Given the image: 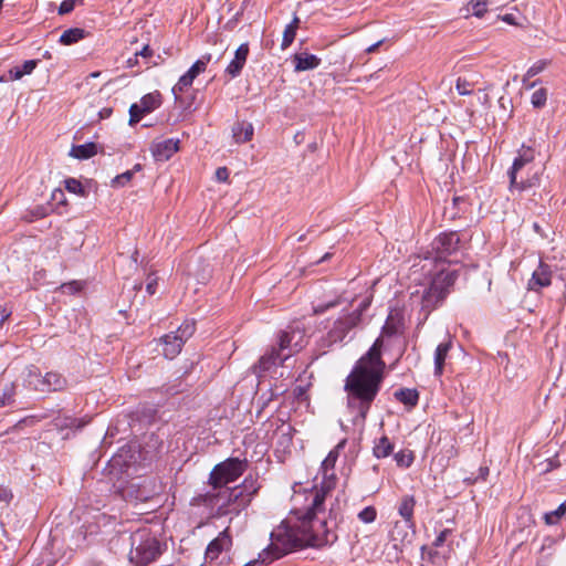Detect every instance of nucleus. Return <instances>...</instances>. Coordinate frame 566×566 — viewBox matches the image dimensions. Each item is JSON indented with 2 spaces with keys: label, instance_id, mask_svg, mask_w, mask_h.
Wrapping results in <instances>:
<instances>
[{
  "label": "nucleus",
  "instance_id": "nucleus-1",
  "mask_svg": "<svg viewBox=\"0 0 566 566\" xmlns=\"http://www.w3.org/2000/svg\"><path fill=\"white\" fill-rule=\"evenodd\" d=\"M398 332V326L392 317H389L382 327V333L366 355L355 365L346 379L345 389L348 391V406L357 408V417L365 420L370 403L376 397L385 367L381 360V347L385 336H391Z\"/></svg>",
  "mask_w": 566,
  "mask_h": 566
},
{
  "label": "nucleus",
  "instance_id": "nucleus-2",
  "mask_svg": "<svg viewBox=\"0 0 566 566\" xmlns=\"http://www.w3.org/2000/svg\"><path fill=\"white\" fill-rule=\"evenodd\" d=\"M261 485L256 478L248 475L242 484L234 488H218L205 495V503L214 516L238 515L249 506Z\"/></svg>",
  "mask_w": 566,
  "mask_h": 566
},
{
  "label": "nucleus",
  "instance_id": "nucleus-3",
  "mask_svg": "<svg viewBox=\"0 0 566 566\" xmlns=\"http://www.w3.org/2000/svg\"><path fill=\"white\" fill-rule=\"evenodd\" d=\"M302 546H307L302 522L296 526L282 522L271 532V544L259 557L262 563H270Z\"/></svg>",
  "mask_w": 566,
  "mask_h": 566
},
{
  "label": "nucleus",
  "instance_id": "nucleus-4",
  "mask_svg": "<svg viewBox=\"0 0 566 566\" xmlns=\"http://www.w3.org/2000/svg\"><path fill=\"white\" fill-rule=\"evenodd\" d=\"M129 560L136 566H147L161 554L160 543L148 528H140L130 536Z\"/></svg>",
  "mask_w": 566,
  "mask_h": 566
},
{
  "label": "nucleus",
  "instance_id": "nucleus-5",
  "mask_svg": "<svg viewBox=\"0 0 566 566\" xmlns=\"http://www.w3.org/2000/svg\"><path fill=\"white\" fill-rule=\"evenodd\" d=\"M324 502L318 506H312L303 517L302 528L306 538V545L308 546H323L333 543L336 539V535L327 527V521L325 517H319L318 514L322 512Z\"/></svg>",
  "mask_w": 566,
  "mask_h": 566
},
{
  "label": "nucleus",
  "instance_id": "nucleus-6",
  "mask_svg": "<svg viewBox=\"0 0 566 566\" xmlns=\"http://www.w3.org/2000/svg\"><path fill=\"white\" fill-rule=\"evenodd\" d=\"M347 440H340L334 449H332L327 457L323 460L321 465L322 483L321 488L316 490L314 495V506L318 507L324 501L326 495L334 490L336 485L335 464L339 457V452L345 448Z\"/></svg>",
  "mask_w": 566,
  "mask_h": 566
},
{
  "label": "nucleus",
  "instance_id": "nucleus-7",
  "mask_svg": "<svg viewBox=\"0 0 566 566\" xmlns=\"http://www.w3.org/2000/svg\"><path fill=\"white\" fill-rule=\"evenodd\" d=\"M247 468V460L229 458L212 469L209 475V485H211L213 490L224 488L227 484L234 482L241 476Z\"/></svg>",
  "mask_w": 566,
  "mask_h": 566
},
{
  "label": "nucleus",
  "instance_id": "nucleus-8",
  "mask_svg": "<svg viewBox=\"0 0 566 566\" xmlns=\"http://www.w3.org/2000/svg\"><path fill=\"white\" fill-rule=\"evenodd\" d=\"M457 271L450 268L441 269L431 280L429 289H427V311L436 308L450 292V287L457 280Z\"/></svg>",
  "mask_w": 566,
  "mask_h": 566
},
{
  "label": "nucleus",
  "instance_id": "nucleus-9",
  "mask_svg": "<svg viewBox=\"0 0 566 566\" xmlns=\"http://www.w3.org/2000/svg\"><path fill=\"white\" fill-rule=\"evenodd\" d=\"M533 160V148L523 145L518 150V156L514 159L513 165L509 171L510 185L512 189L524 190L534 186L538 181L536 174L526 178L522 175L523 169Z\"/></svg>",
  "mask_w": 566,
  "mask_h": 566
},
{
  "label": "nucleus",
  "instance_id": "nucleus-10",
  "mask_svg": "<svg viewBox=\"0 0 566 566\" xmlns=\"http://www.w3.org/2000/svg\"><path fill=\"white\" fill-rule=\"evenodd\" d=\"M24 381L28 387L41 392L59 391L65 389L67 386L65 377L61 374L49 371L42 376L34 366L27 368Z\"/></svg>",
  "mask_w": 566,
  "mask_h": 566
},
{
  "label": "nucleus",
  "instance_id": "nucleus-11",
  "mask_svg": "<svg viewBox=\"0 0 566 566\" xmlns=\"http://www.w3.org/2000/svg\"><path fill=\"white\" fill-rule=\"evenodd\" d=\"M368 306L365 303L359 308L354 310L349 313H343L333 323V326L328 331V339L331 343H337L343 340L350 329L355 328L361 321V314Z\"/></svg>",
  "mask_w": 566,
  "mask_h": 566
},
{
  "label": "nucleus",
  "instance_id": "nucleus-12",
  "mask_svg": "<svg viewBox=\"0 0 566 566\" xmlns=\"http://www.w3.org/2000/svg\"><path fill=\"white\" fill-rule=\"evenodd\" d=\"M195 333V322L186 321L179 328L165 335L160 340L164 346L163 354L166 358L172 359L180 352L185 342Z\"/></svg>",
  "mask_w": 566,
  "mask_h": 566
},
{
  "label": "nucleus",
  "instance_id": "nucleus-13",
  "mask_svg": "<svg viewBox=\"0 0 566 566\" xmlns=\"http://www.w3.org/2000/svg\"><path fill=\"white\" fill-rule=\"evenodd\" d=\"M413 507H415V500L412 496H405L399 505V514L400 516L403 518L402 522H396L395 523V526L391 531V538L392 539H398L399 538V530L401 527H408L410 530V532H407L402 537H401V543L405 544V543H411L412 542V538L415 536V525H413V522H412V513H413Z\"/></svg>",
  "mask_w": 566,
  "mask_h": 566
},
{
  "label": "nucleus",
  "instance_id": "nucleus-14",
  "mask_svg": "<svg viewBox=\"0 0 566 566\" xmlns=\"http://www.w3.org/2000/svg\"><path fill=\"white\" fill-rule=\"evenodd\" d=\"M211 60L210 54H206L199 60H197L191 67L179 77L176 85L172 87V94L175 95V98H179V94L185 92L188 87H190L193 83V80L201 73H203L207 69L208 63Z\"/></svg>",
  "mask_w": 566,
  "mask_h": 566
},
{
  "label": "nucleus",
  "instance_id": "nucleus-15",
  "mask_svg": "<svg viewBox=\"0 0 566 566\" xmlns=\"http://www.w3.org/2000/svg\"><path fill=\"white\" fill-rule=\"evenodd\" d=\"M232 547V536L230 528L226 527L219 535L213 538L207 546L205 552V559L212 563L219 559L223 553H229Z\"/></svg>",
  "mask_w": 566,
  "mask_h": 566
},
{
  "label": "nucleus",
  "instance_id": "nucleus-16",
  "mask_svg": "<svg viewBox=\"0 0 566 566\" xmlns=\"http://www.w3.org/2000/svg\"><path fill=\"white\" fill-rule=\"evenodd\" d=\"M459 243L460 238L457 232L442 233L432 242V250L437 259L447 260L458 251Z\"/></svg>",
  "mask_w": 566,
  "mask_h": 566
},
{
  "label": "nucleus",
  "instance_id": "nucleus-17",
  "mask_svg": "<svg viewBox=\"0 0 566 566\" xmlns=\"http://www.w3.org/2000/svg\"><path fill=\"white\" fill-rule=\"evenodd\" d=\"M305 343L303 332L298 329H292L282 332L279 337V352L282 355H289V357L303 348Z\"/></svg>",
  "mask_w": 566,
  "mask_h": 566
},
{
  "label": "nucleus",
  "instance_id": "nucleus-18",
  "mask_svg": "<svg viewBox=\"0 0 566 566\" xmlns=\"http://www.w3.org/2000/svg\"><path fill=\"white\" fill-rule=\"evenodd\" d=\"M178 149L179 140L172 138L154 142L150 147L154 158L158 161L168 160Z\"/></svg>",
  "mask_w": 566,
  "mask_h": 566
},
{
  "label": "nucleus",
  "instance_id": "nucleus-19",
  "mask_svg": "<svg viewBox=\"0 0 566 566\" xmlns=\"http://www.w3.org/2000/svg\"><path fill=\"white\" fill-rule=\"evenodd\" d=\"M552 283V271L549 265L541 262L537 269L533 272L531 280L528 281V290L538 291L542 287H546Z\"/></svg>",
  "mask_w": 566,
  "mask_h": 566
},
{
  "label": "nucleus",
  "instance_id": "nucleus-20",
  "mask_svg": "<svg viewBox=\"0 0 566 566\" xmlns=\"http://www.w3.org/2000/svg\"><path fill=\"white\" fill-rule=\"evenodd\" d=\"M287 358L289 355H282L279 349L272 348L270 353L259 359V363L254 366L255 373L268 371L272 366L281 365Z\"/></svg>",
  "mask_w": 566,
  "mask_h": 566
},
{
  "label": "nucleus",
  "instance_id": "nucleus-21",
  "mask_svg": "<svg viewBox=\"0 0 566 566\" xmlns=\"http://www.w3.org/2000/svg\"><path fill=\"white\" fill-rule=\"evenodd\" d=\"M249 54V45L248 43H242L235 51L233 60L229 63L226 69V72L231 77H237L241 70L243 69Z\"/></svg>",
  "mask_w": 566,
  "mask_h": 566
},
{
  "label": "nucleus",
  "instance_id": "nucleus-22",
  "mask_svg": "<svg viewBox=\"0 0 566 566\" xmlns=\"http://www.w3.org/2000/svg\"><path fill=\"white\" fill-rule=\"evenodd\" d=\"M452 346L450 339L440 343L434 352V376H441L443 373L446 357Z\"/></svg>",
  "mask_w": 566,
  "mask_h": 566
},
{
  "label": "nucleus",
  "instance_id": "nucleus-23",
  "mask_svg": "<svg viewBox=\"0 0 566 566\" xmlns=\"http://www.w3.org/2000/svg\"><path fill=\"white\" fill-rule=\"evenodd\" d=\"M294 60L296 62L295 71H297V72L316 69L321 63L319 57H317L314 54H307V53L296 54L294 56Z\"/></svg>",
  "mask_w": 566,
  "mask_h": 566
},
{
  "label": "nucleus",
  "instance_id": "nucleus-24",
  "mask_svg": "<svg viewBox=\"0 0 566 566\" xmlns=\"http://www.w3.org/2000/svg\"><path fill=\"white\" fill-rule=\"evenodd\" d=\"M232 134L235 143H247L253 136V126L250 123H237L232 128Z\"/></svg>",
  "mask_w": 566,
  "mask_h": 566
},
{
  "label": "nucleus",
  "instance_id": "nucleus-25",
  "mask_svg": "<svg viewBox=\"0 0 566 566\" xmlns=\"http://www.w3.org/2000/svg\"><path fill=\"white\" fill-rule=\"evenodd\" d=\"M395 397L408 408L415 407L419 400L418 391L409 388L397 390Z\"/></svg>",
  "mask_w": 566,
  "mask_h": 566
},
{
  "label": "nucleus",
  "instance_id": "nucleus-26",
  "mask_svg": "<svg viewBox=\"0 0 566 566\" xmlns=\"http://www.w3.org/2000/svg\"><path fill=\"white\" fill-rule=\"evenodd\" d=\"M95 154L96 145L94 143L73 146L70 151V156L77 159H88L93 157Z\"/></svg>",
  "mask_w": 566,
  "mask_h": 566
},
{
  "label": "nucleus",
  "instance_id": "nucleus-27",
  "mask_svg": "<svg viewBox=\"0 0 566 566\" xmlns=\"http://www.w3.org/2000/svg\"><path fill=\"white\" fill-rule=\"evenodd\" d=\"M160 104L161 95L158 92H154L143 96L138 105L142 107V112L147 114L158 108Z\"/></svg>",
  "mask_w": 566,
  "mask_h": 566
},
{
  "label": "nucleus",
  "instance_id": "nucleus-28",
  "mask_svg": "<svg viewBox=\"0 0 566 566\" xmlns=\"http://www.w3.org/2000/svg\"><path fill=\"white\" fill-rule=\"evenodd\" d=\"M298 24H300V19H298V17L295 15L293 18L292 22L285 27V30L283 32L282 49H286L287 46H290L292 44V42L295 39Z\"/></svg>",
  "mask_w": 566,
  "mask_h": 566
},
{
  "label": "nucleus",
  "instance_id": "nucleus-29",
  "mask_svg": "<svg viewBox=\"0 0 566 566\" xmlns=\"http://www.w3.org/2000/svg\"><path fill=\"white\" fill-rule=\"evenodd\" d=\"M84 34H85V31L83 29H80V28L69 29V30H65L61 34L60 42L64 45H70V44L76 43L77 41L83 39Z\"/></svg>",
  "mask_w": 566,
  "mask_h": 566
},
{
  "label": "nucleus",
  "instance_id": "nucleus-30",
  "mask_svg": "<svg viewBox=\"0 0 566 566\" xmlns=\"http://www.w3.org/2000/svg\"><path fill=\"white\" fill-rule=\"evenodd\" d=\"M36 67L35 60H28L21 66H15L10 70V77L12 80H20L23 75L31 74Z\"/></svg>",
  "mask_w": 566,
  "mask_h": 566
},
{
  "label": "nucleus",
  "instance_id": "nucleus-31",
  "mask_svg": "<svg viewBox=\"0 0 566 566\" xmlns=\"http://www.w3.org/2000/svg\"><path fill=\"white\" fill-rule=\"evenodd\" d=\"M394 446L387 437H381L374 447V454L377 458H385L391 453Z\"/></svg>",
  "mask_w": 566,
  "mask_h": 566
},
{
  "label": "nucleus",
  "instance_id": "nucleus-32",
  "mask_svg": "<svg viewBox=\"0 0 566 566\" xmlns=\"http://www.w3.org/2000/svg\"><path fill=\"white\" fill-rule=\"evenodd\" d=\"M566 513V504L562 503L556 510L544 514V521L547 525H555Z\"/></svg>",
  "mask_w": 566,
  "mask_h": 566
},
{
  "label": "nucleus",
  "instance_id": "nucleus-33",
  "mask_svg": "<svg viewBox=\"0 0 566 566\" xmlns=\"http://www.w3.org/2000/svg\"><path fill=\"white\" fill-rule=\"evenodd\" d=\"M547 101V90L541 87L536 90L531 97V103L535 108H542L545 106Z\"/></svg>",
  "mask_w": 566,
  "mask_h": 566
},
{
  "label": "nucleus",
  "instance_id": "nucleus-34",
  "mask_svg": "<svg viewBox=\"0 0 566 566\" xmlns=\"http://www.w3.org/2000/svg\"><path fill=\"white\" fill-rule=\"evenodd\" d=\"M64 185H65V189L69 192H72V193H75L78 196H85V190H84L81 181H78L77 179L67 178V179H65Z\"/></svg>",
  "mask_w": 566,
  "mask_h": 566
},
{
  "label": "nucleus",
  "instance_id": "nucleus-35",
  "mask_svg": "<svg viewBox=\"0 0 566 566\" xmlns=\"http://www.w3.org/2000/svg\"><path fill=\"white\" fill-rule=\"evenodd\" d=\"M488 0H472L470 1L469 6L471 7V11L475 17L482 18L488 11Z\"/></svg>",
  "mask_w": 566,
  "mask_h": 566
},
{
  "label": "nucleus",
  "instance_id": "nucleus-36",
  "mask_svg": "<svg viewBox=\"0 0 566 566\" xmlns=\"http://www.w3.org/2000/svg\"><path fill=\"white\" fill-rule=\"evenodd\" d=\"M560 464L556 458L546 459L543 462L537 464L541 474L548 473L554 469L558 468Z\"/></svg>",
  "mask_w": 566,
  "mask_h": 566
},
{
  "label": "nucleus",
  "instance_id": "nucleus-37",
  "mask_svg": "<svg viewBox=\"0 0 566 566\" xmlns=\"http://www.w3.org/2000/svg\"><path fill=\"white\" fill-rule=\"evenodd\" d=\"M376 516L377 512L374 506H367L358 513V518L364 523H373Z\"/></svg>",
  "mask_w": 566,
  "mask_h": 566
},
{
  "label": "nucleus",
  "instance_id": "nucleus-38",
  "mask_svg": "<svg viewBox=\"0 0 566 566\" xmlns=\"http://www.w3.org/2000/svg\"><path fill=\"white\" fill-rule=\"evenodd\" d=\"M145 114L138 104H133L129 108V125L137 124Z\"/></svg>",
  "mask_w": 566,
  "mask_h": 566
},
{
  "label": "nucleus",
  "instance_id": "nucleus-39",
  "mask_svg": "<svg viewBox=\"0 0 566 566\" xmlns=\"http://www.w3.org/2000/svg\"><path fill=\"white\" fill-rule=\"evenodd\" d=\"M14 386L10 385L6 387L3 394L0 396V407L9 405L13 401Z\"/></svg>",
  "mask_w": 566,
  "mask_h": 566
},
{
  "label": "nucleus",
  "instance_id": "nucleus-40",
  "mask_svg": "<svg viewBox=\"0 0 566 566\" xmlns=\"http://www.w3.org/2000/svg\"><path fill=\"white\" fill-rule=\"evenodd\" d=\"M455 88L460 95H469L472 93V85L463 78H458Z\"/></svg>",
  "mask_w": 566,
  "mask_h": 566
},
{
  "label": "nucleus",
  "instance_id": "nucleus-41",
  "mask_svg": "<svg viewBox=\"0 0 566 566\" xmlns=\"http://www.w3.org/2000/svg\"><path fill=\"white\" fill-rule=\"evenodd\" d=\"M395 459L401 467H409L413 460L410 452H398L395 454Z\"/></svg>",
  "mask_w": 566,
  "mask_h": 566
},
{
  "label": "nucleus",
  "instance_id": "nucleus-42",
  "mask_svg": "<svg viewBox=\"0 0 566 566\" xmlns=\"http://www.w3.org/2000/svg\"><path fill=\"white\" fill-rule=\"evenodd\" d=\"M157 286L158 277L154 273L149 274L146 280V292L149 295H154L157 292Z\"/></svg>",
  "mask_w": 566,
  "mask_h": 566
},
{
  "label": "nucleus",
  "instance_id": "nucleus-43",
  "mask_svg": "<svg viewBox=\"0 0 566 566\" xmlns=\"http://www.w3.org/2000/svg\"><path fill=\"white\" fill-rule=\"evenodd\" d=\"M133 177V171L127 170L122 175H118L114 178L113 184L117 186H125Z\"/></svg>",
  "mask_w": 566,
  "mask_h": 566
},
{
  "label": "nucleus",
  "instance_id": "nucleus-44",
  "mask_svg": "<svg viewBox=\"0 0 566 566\" xmlns=\"http://www.w3.org/2000/svg\"><path fill=\"white\" fill-rule=\"evenodd\" d=\"M74 9V2L71 0H64L59 7L60 14L70 13Z\"/></svg>",
  "mask_w": 566,
  "mask_h": 566
},
{
  "label": "nucleus",
  "instance_id": "nucleus-45",
  "mask_svg": "<svg viewBox=\"0 0 566 566\" xmlns=\"http://www.w3.org/2000/svg\"><path fill=\"white\" fill-rule=\"evenodd\" d=\"M545 67V62H537L527 71V76L532 77L542 72Z\"/></svg>",
  "mask_w": 566,
  "mask_h": 566
},
{
  "label": "nucleus",
  "instance_id": "nucleus-46",
  "mask_svg": "<svg viewBox=\"0 0 566 566\" xmlns=\"http://www.w3.org/2000/svg\"><path fill=\"white\" fill-rule=\"evenodd\" d=\"M216 178L218 181L226 182L229 179V171L226 167H220L216 170Z\"/></svg>",
  "mask_w": 566,
  "mask_h": 566
},
{
  "label": "nucleus",
  "instance_id": "nucleus-47",
  "mask_svg": "<svg viewBox=\"0 0 566 566\" xmlns=\"http://www.w3.org/2000/svg\"><path fill=\"white\" fill-rule=\"evenodd\" d=\"M452 206L458 211H464V208L467 206V201H465V199L463 197H453Z\"/></svg>",
  "mask_w": 566,
  "mask_h": 566
},
{
  "label": "nucleus",
  "instance_id": "nucleus-48",
  "mask_svg": "<svg viewBox=\"0 0 566 566\" xmlns=\"http://www.w3.org/2000/svg\"><path fill=\"white\" fill-rule=\"evenodd\" d=\"M62 289L65 292L74 293V292L80 291L82 289V285L78 282H71V283H67V284H63Z\"/></svg>",
  "mask_w": 566,
  "mask_h": 566
},
{
  "label": "nucleus",
  "instance_id": "nucleus-49",
  "mask_svg": "<svg viewBox=\"0 0 566 566\" xmlns=\"http://www.w3.org/2000/svg\"><path fill=\"white\" fill-rule=\"evenodd\" d=\"M338 304V301H334V302H329L325 305H318L316 307H314V313L315 314H323L324 312H326L328 308L331 307H334Z\"/></svg>",
  "mask_w": 566,
  "mask_h": 566
},
{
  "label": "nucleus",
  "instance_id": "nucleus-50",
  "mask_svg": "<svg viewBox=\"0 0 566 566\" xmlns=\"http://www.w3.org/2000/svg\"><path fill=\"white\" fill-rule=\"evenodd\" d=\"M11 312L7 307H0V327L9 318Z\"/></svg>",
  "mask_w": 566,
  "mask_h": 566
},
{
  "label": "nucleus",
  "instance_id": "nucleus-51",
  "mask_svg": "<svg viewBox=\"0 0 566 566\" xmlns=\"http://www.w3.org/2000/svg\"><path fill=\"white\" fill-rule=\"evenodd\" d=\"M136 53L138 56H142V57H150L154 54V52L149 48V45H145L139 52H136Z\"/></svg>",
  "mask_w": 566,
  "mask_h": 566
},
{
  "label": "nucleus",
  "instance_id": "nucleus-52",
  "mask_svg": "<svg viewBox=\"0 0 566 566\" xmlns=\"http://www.w3.org/2000/svg\"><path fill=\"white\" fill-rule=\"evenodd\" d=\"M449 533H450V532H449V530H443V531L438 535V537H437V539H436V542H434V545H436V546L441 545V544L446 541V538H447V536H448V534H449Z\"/></svg>",
  "mask_w": 566,
  "mask_h": 566
},
{
  "label": "nucleus",
  "instance_id": "nucleus-53",
  "mask_svg": "<svg viewBox=\"0 0 566 566\" xmlns=\"http://www.w3.org/2000/svg\"><path fill=\"white\" fill-rule=\"evenodd\" d=\"M382 42H384V40H379L378 42L369 45L366 49V53H368V54L374 53L382 44Z\"/></svg>",
  "mask_w": 566,
  "mask_h": 566
},
{
  "label": "nucleus",
  "instance_id": "nucleus-54",
  "mask_svg": "<svg viewBox=\"0 0 566 566\" xmlns=\"http://www.w3.org/2000/svg\"><path fill=\"white\" fill-rule=\"evenodd\" d=\"M137 63H138V55H137V53H135L133 57H129L126 61L127 67H134L135 65H137Z\"/></svg>",
  "mask_w": 566,
  "mask_h": 566
},
{
  "label": "nucleus",
  "instance_id": "nucleus-55",
  "mask_svg": "<svg viewBox=\"0 0 566 566\" xmlns=\"http://www.w3.org/2000/svg\"><path fill=\"white\" fill-rule=\"evenodd\" d=\"M112 112H113V111H112V108H109V107H105V108H103V109L99 112V117H101V118H107V117H109V116L112 115Z\"/></svg>",
  "mask_w": 566,
  "mask_h": 566
},
{
  "label": "nucleus",
  "instance_id": "nucleus-56",
  "mask_svg": "<svg viewBox=\"0 0 566 566\" xmlns=\"http://www.w3.org/2000/svg\"><path fill=\"white\" fill-rule=\"evenodd\" d=\"M53 199H60V198H63L64 197V193L61 189H56L54 192H53Z\"/></svg>",
  "mask_w": 566,
  "mask_h": 566
},
{
  "label": "nucleus",
  "instance_id": "nucleus-57",
  "mask_svg": "<svg viewBox=\"0 0 566 566\" xmlns=\"http://www.w3.org/2000/svg\"><path fill=\"white\" fill-rule=\"evenodd\" d=\"M407 532H410V530H409L408 527H406V526H405V527H401V528L399 530V535H398V536H399V538H398L397 541H400V542H401V537H402Z\"/></svg>",
  "mask_w": 566,
  "mask_h": 566
},
{
  "label": "nucleus",
  "instance_id": "nucleus-58",
  "mask_svg": "<svg viewBox=\"0 0 566 566\" xmlns=\"http://www.w3.org/2000/svg\"><path fill=\"white\" fill-rule=\"evenodd\" d=\"M137 259H138V251L137 250H134L133 254H132V261L133 263L136 265L137 264Z\"/></svg>",
  "mask_w": 566,
  "mask_h": 566
},
{
  "label": "nucleus",
  "instance_id": "nucleus-59",
  "mask_svg": "<svg viewBox=\"0 0 566 566\" xmlns=\"http://www.w3.org/2000/svg\"><path fill=\"white\" fill-rule=\"evenodd\" d=\"M447 447H449V450L447 451L448 452V458L452 454V443H451V439L448 440V442L446 443Z\"/></svg>",
  "mask_w": 566,
  "mask_h": 566
},
{
  "label": "nucleus",
  "instance_id": "nucleus-60",
  "mask_svg": "<svg viewBox=\"0 0 566 566\" xmlns=\"http://www.w3.org/2000/svg\"><path fill=\"white\" fill-rule=\"evenodd\" d=\"M99 75H101V72H92V73L88 75V77H93V78H95V77H98Z\"/></svg>",
  "mask_w": 566,
  "mask_h": 566
},
{
  "label": "nucleus",
  "instance_id": "nucleus-61",
  "mask_svg": "<svg viewBox=\"0 0 566 566\" xmlns=\"http://www.w3.org/2000/svg\"><path fill=\"white\" fill-rule=\"evenodd\" d=\"M328 256H329V254H328V253H326V254L322 258V260H321V261H325V260H327V259H328Z\"/></svg>",
  "mask_w": 566,
  "mask_h": 566
},
{
  "label": "nucleus",
  "instance_id": "nucleus-62",
  "mask_svg": "<svg viewBox=\"0 0 566 566\" xmlns=\"http://www.w3.org/2000/svg\"><path fill=\"white\" fill-rule=\"evenodd\" d=\"M458 216V211L451 213V218H455Z\"/></svg>",
  "mask_w": 566,
  "mask_h": 566
},
{
  "label": "nucleus",
  "instance_id": "nucleus-63",
  "mask_svg": "<svg viewBox=\"0 0 566 566\" xmlns=\"http://www.w3.org/2000/svg\"><path fill=\"white\" fill-rule=\"evenodd\" d=\"M421 555L424 554V545L420 547Z\"/></svg>",
  "mask_w": 566,
  "mask_h": 566
},
{
  "label": "nucleus",
  "instance_id": "nucleus-64",
  "mask_svg": "<svg viewBox=\"0 0 566 566\" xmlns=\"http://www.w3.org/2000/svg\"><path fill=\"white\" fill-rule=\"evenodd\" d=\"M488 472H489V469L485 468V469H483L482 474H486Z\"/></svg>",
  "mask_w": 566,
  "mask_h": 566
}]
</instances>
